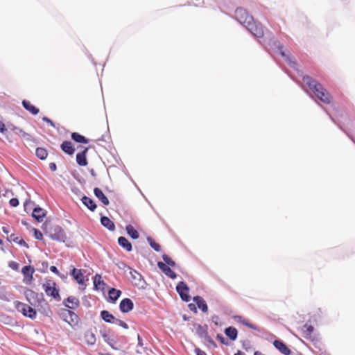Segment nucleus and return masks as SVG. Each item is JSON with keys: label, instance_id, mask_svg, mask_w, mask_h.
<instances>
[{"label": "nucleus", "instance_id": "nucleus-1", "mask_svg": "<svg viewBox=\"0 0 355 355\" xmlns=\"http://www.w3.org/2000/svg\"><path fill=\"white\" fill-rule=\"evenodd\" d=\"M306 94L316 102L319 101L324 103H329L331 96L328 90H305Z\"/></svg>", "mask_w": 355, "mask_h": 355}, {"label": "nucleus", "instance_id": "nucleus-2", "mask_svg": "<svg viewBox=\"0 0 355 355\" xmlns=\"http://www.w3.org/2000/svg\"><path fill=\"white\" fill-rule=\"evenodd\" d=\"M42 288L48 296L51 297L57 301H60L61 300L59 289L56 287L55 282L51 280H48L43 284Z\"/></svg>", "mask_w": 355, "mask_h": 355}, {"label": "nucleus", "instance_id": "nucleus-3", "mask_svg": "<svg viewBox=\"0 0 355 355\" xmlns=\"http://www.w3.org/2000/svg\"><path fill=\"white\" fill-rule=\"evenodd\" d=\"M235 17L236 20L245 27L250 22L253 21V17L243 8H238L235 10Z\"/></svg>", "mask_w": 355, "mask_h": 355}, {"label": "nucleus", "instance_id": "nucleus-4", "mask_svg": "<svg viewBox=\"0 0 355 355\" xmlns=\"http://www.w3.org/2000/svg\"><path fill=\"white\" fill-rule=\"evenodd\" d=\"M245 28L256 37L261 38L264 35V28L259 22H252L248 24Z\"/></svg>", "mask_w": 355, "mask_h": 355}, {"label": "nucleus", "instance_id": "nucleus-5", "mask_svg": "<svg viewBox=\"0 0 355 355\" xmlns=\"http://www.w3.org/2000/svg\"><path fill=\"white\" fill-rule=\"evenodd\" d=\"M16 309L26 317L31 319H35L36 318L37 313L35 309L28 304L18 302L16 304Z\"/></svg>", "mask_w": 355, "mask_h": 355}, {"label": "nucleus", "instance_id": "nucleus-6", "mask_svg": "<svg viewBox=\"0 0 355 355\" xmlns=\"http://www.w3.org/2000/svg\"><path fill=\"white\" fill-rule=\"evenodd\" d=\"M49 237L52 240L59 242H65L67 238L64 230L58 225L51 229L49 232Z\"/></svg>", "mask_w": 355, "mask_h": 355}, {"label": "nucleus", "instance_id": "nucleus-7", "mask_svg": "<svg viewBox=\"0 0 355 355\" xmlns=\"http://www.w3.org/2000/svg\"><path fill=\"white\" fill-rule=\"evenodd\" d=\"M128 270L130 275V279L132 283L137 287H143L145 281L141 275L131 268H128Z\"/></svg>", "mask_w": 355, "mask_h": 355}, {"label": "nucleus", "instance_id": "nucleus-8", "mask_svg": "<svg viewBox=\"0 0 355 355\" xmlns=\"http://www.w3.org/2000/svg\"><path fill=\"white\" fill-rule=\"evenodd\" d=\"M189 287L184 282H180L176 286V291L180 295L182 300L189 302L191 300L190 295L188 294Z\"/></svg>", "mask_w": 355, "mask_h": 355}, {"label": "nucleus", "instance_id": "nucleus-9", "mask_svg": "<svg viewBox=\"0 0 355 355\" xmlns=\"http://www.w3.org/2000/svg\"><path fill=\"white\" fill-rule=\"evenodd\" d=\"M25 295L27 300L32 306H35L36 302H39L40 300H42L44 302H45L42 294L39 295L31 289H28L25 292Z\"/></svg>", "mask_w": 355, "mask_h": 355}, {"label": "nucleus", "instance_id": "nucleus-10", "mask_svg": "<svg viewBox=\"0 0 355 355\" xmlns=\"http://www.w3.org/2000/svg\"><path fill=\"white\" fill-rule=\"evenodd\" d=\"M134 308V304L130 298L123 299L119 304V309L123 313H128Z\"/></svg>", "mask_w": 355, "mask_h": 355}, {"label": "nucleus", "instance_id": "nucleus-11", "mask_svg": "<svg viewBox=\"0 0 355 355\" xmlns=\"http://www.w3.org/2000/svg\"><path fill=\"white\" fill-rule=\"evenodd\" d=\"M63 305L69 309H76L80 305L79 300L74 296H69L62 302Z\"/></svg>", "mask_w": 355, "mask_h": 355}, {"label": "nucleus", "instance_id": "nucleus-12", "mask_svg": "<svg viewBox=\"0 0 355 355\" xmlns=\"http://www.w3.org/2000/svg\"><path fill=\"white\" fill-rule=\"evenodd\" d=\"M158 268L168 277L174 279L177 277L176 273L169 266L162 261L157 263Z\"/></svg>", "mask_w": 355, "mask_h": 355}, {"label": "nucleus", "instance_id": "nucleus-13", "mask_svg": "<svg viewBox=\"0 0 355 355\" xmlns=\"http://www.w3.org/2000/svg\"><path fill=\"white\" fill-rule=\"evenodd\" d=\"M193 301L196 304L197 306L203 312L208 311V306L205 300L200 296H195L193 297Z\"/></svg>", "mask_w": 355, "mask_h": 355}, {"label": "nucleus", "instance_id": "nucleus-14", "mask_svg": "<svg viewBox=\"0 0 355 355\" xmlns=\"http://www.w3.org/2000/svg\"><path fill=\"white\" fill-rule=\"evenodd\" d=\"M273 345L275 347V348L277 349L284 355L291 354V350L282 341L279 340H276L274 341Z\"/></svg>", "mask_w": 355, "mask_h": 355}, {"label": "nucleus", "instance_id": "nucleus-15", "mask_svg": "<svg viewBox=\"0 0 355 355\" xmlns=\"http://www.w3.org/2000/svg\"><path fill=\"white\" fill-rule=\"evenodd\" d=\"M94 193L104 206H107L110 204L108 198L105 196L101 189L98 187L94 188Z\"/></svg>", "mask_w": 355, "mask_h": 355}, {"label": "nucleus", "instance_id": "nucleus-16", "mask_svg": "<svg viewBox=\"0 0 355 355\" xmlns=\"http://www.w3.org/2000/svg\"><path fill=\"white\" fill-rule=\"evenodd\" d=\"M313 327L308 324H305L302 328V335L306 339L313 340Z\"/></svg>", "mask_w": 355, "mask_h": 355}, {"label": "nucleus", "instance_id": "nucleus-17", "mask_svg": "<svg viewBox=\"0 0 355 355\" xmlns=\"http://www.w3.org/2000/svg\"><path fill=\"white\" fill-rule=\"evenodd\" d=\"M88 148H85V149L81 153H78L76 155V162L78 165L82 166H85L87 165V160L86 158V154Z\"/></svg>", "mask_w": 355, "mask_h": 355}, {"label": "nucleus", "instance_id": "nucleus-18", "mask_svg": "<svg viewBox=\"0 0 355 355\" xmlns=\"http://www.w3.org/2000/svg\"><path fill=\"white\" fill-rule=\"evenodd\" d=\"M60 148L62 151L68 155H73L75 152V148L73 146V144L69 141H64L62 143Z\"/></svg>", "mask_w": 355, "mask_h": 355}, {"label": "nucleus", "instance_id": "nucleus-19", "mask_svg": "<svg viewBox=\"0 0 355 355\" xmlns=\"http://www.w3.org/2000/svg\"><path fill=\"white\" fill-rule=\"evenodd\" d=\"M64 315L66 318H69V319H64V320L68 322L69 324H72V323H76L78 320V315L72 311L71 310H64Z\"/></svg>", "mask_w": 355, "mask_h": 355}, {"label": "nucleus", "instance_id": "nucleus-20", "mask_svg": "<svg viewBox=\"0 0 355 355\" xmlns=\"http://www.w3.org/2000/svg\"><path fill=\"white\" fill-rule=\"evenodd\" d=\"M45 215V211L41 207H35L32 214L33 217L38 222L43 221V218Z\"/></svg>", "mask_w": 355, "mask_h": 355}, {"label": "nucleus", "instance_id": "nucleus-21", "mask_svg": "<svg viewBox=\"0 0 355 355\" xmlns=\"http://www.w3.org/2000/svg\"><path fill=\"white\" fill-rule=\"evenodd\" d=\"M81 201L90 211H94L96 209V204L92 198L87 196H83Z\"/></svg>", "mask_w": 355, "mask_h": 355}, {"label": "nucleus", "instance_id": "nucleus-22", "mask_svg": "<svg viewBox=\"0 0 355 355\" xmlns=\"http://www.w3.org/2000/svg\"><path fill=\"white\" fill-rule=\"evenodd\" d=\"M302 80L304 83L309 87V89H318V85H319V84L311 76H304L302 77Z\"/></svg>", "mask_w": 355, "mask_h": 355}, {"label": "nucleus", "instance_id": "nucleus-23", "mask_svg": "<svg viewBox=\"0 0 355 355\" xmlns=\"http://www.w3.org/2000/svg\"><path fill=\"white\" fill-rule=\"evenodd\" d=\"M71 275L73 276L74 279L79 284H83L84 283V275L81 271V270L73 268L71 270Z\"/></svg>", "mask_w": 355, "mask_h": 355}, {"label": "nucleus", "instance_id": "nucleus-24", "mask_svg": "<svg viewBox=\"0 0 355 355\" xmlns=\"http://www.w3.org/2000/svg\"><path fill=\"white\" fill-rule=\"evenodd\" d=\"M101 317L105 322L111 324H114L116 319L112 314L106 310L101 311Z\"/></svg>", "mask_w": 355, "mask_h": 355}, {"label": "nucleus", "instance_id": "nucleus-25", "mask_svg": "<svg viewBox=\"0 0 355 355\" xmlns=\"http://www.w3.org/2000/svg\"><path fill=\"white\" fill-rule=\"evenodd\" d=\"M24 277L26 279H28V282H31L33 280V275L35 272L34 268L31 267V266H26L22 268L21 270Z\"/></svg>", "mask_w": 355, "mask_h": 355}, {"label": "nucleus", "instance_id": "nucleus-26", "mask_svg": "<svg viewBox=\"0 0 355 355\" xmlns=\"http://www.w3.org/2000/svg\"><path fill=\"white\" fill-rule=\"evenodd\" d=\"M101 223L103 226L110 231H114L115 230L114 223L107 216H102L101 218Z\"/></svg>", "mask_w": 355, "mask_h": 355}, {"label": "nucleus", "instance_id": "nucleus-27", "mask_svg": "<svg viewBox=\"0 0 355 355\" xmlns=\"http://www.w3.org/2000/svg\"><path fill=\"white\" fill-rule=\"evenodd\" d=\"M105 283L101 279V276L96 274L94 277V286L96 290H103Z\"/></svg>", "mask_w": 355, "mask_h": 355}, {"label": "nucleus", "instance_id": "nucleus-28", "mask_svg": "<svg viewBox=\"0 0 355 355\" xmlns=\"http://www.w3.org/2000/svg\"><path fill=\"white\" fill-rule=\"evenodd\" d=\"M22 105L23 107L30 112L32 114L36 115L39 113V109L33 105L28 101L24 100L22 101Z\"/></svg>", "mask_w": 355, "mask_h": 355}, {"label": "nucleus", "instance_id": "nucleus-29", "mask_svg": "<svg viewBox=\"0 0 355 355\" xmlns=\"http://www.w3.org/2000/svg\"><path fill=\"white\" fill-rule=\"evenodd\" d=\"M225 335L232 340H235L238 336V331L235 327H229L225 329Z\"/></svg>", "mask_w": 355, "mask_h": 355}, {"label": "nucleus", "instance_id": "nucleus-30", "mask_svg": "<svg viewBox=\"0 0 355 355\" xmlns=\"http://www.w3.org/2000/svg\"><path fill=\"white\" fill-rule=\"evenodd\" d=\"M118 243L122 248L125 249L128 252L131 251L132 249V244L128 241V240L125 237H123V236L119 237Z\"/></svg>", "mask_w": 355, "mask_h": 355}, {"label": "nucleus", "instance_id": "nucleus-31", "mask_svg": "<svg viewBox=\"0 0 355 355\" xmlns=\"http://www.w3.org/2000/svg\"><path fill=\"white\" fill-rule=\"evenodd\" d=\"M234 319L236 321L242 323L243 324L247 326L248 327H249L252 329L258 330V327L256 325L249 322L247 320L243 318L242 316L236 315V316H234Z\"/></svg>", "mask_w": 355, "mask_h": 355}, {"label": "nucleus", "instance_id": "nucleus-32", "mask_svg": "<svg viewBox=\"0 0 355 355\" xmlns=\"http://www.w3.org/2000/svg\"><path fill=\"white\" fill-rule=\"evenodd\" d=\"M108 295H109L110 299L112 301L116 302L121 296V291L120 290H117L116 288H112L109 290Z\"/></svg>", "mask_w": 355, "mask_h": 355}, {"label": "nucleus", "instance_id": "nucleus-33", "mask_svg": "<svg viewBox=\"0 0 355 355\" xmlns=\"http://www.w3.org/2000/svg\"><path fill=\"white\" fill-rule=\"evenodd\" d=\"M71 139L77 143L87 144L89 140L84 136L78 132H73L71 135Z\"/></svg>", "mask_w": 355, "mask_h": 355}, {"label": "nucleus", "instance_id": "nucleus-34", "mask_svg": "<svg viewBox=\"0 0 355 355\" xmlns=\"http://www.w3.org/2000/svg\"><path fill=\"white\" fill-rule=\"evenodd\" d=\"M85 338L86 343L89 345H94L96 341V338L95 334L92 331H87L85 333Z\"/></svg>", "mask_w": 355, "mask_h": 355}, {"label": "nucleus", "instance_id": "nucleus-35", "mask_svg": "<svg viewBox=\"0 0 355 355\" xmlns=\"http://www.w3.org/2000/svg\"><path fill=\"white\" fill-rule=\"evenodd\" d=\"M196 333L201 339H204L208 335L207 326L199 324L196 328Z\"/></svg>", "mask_w": 355, "mask_h": 355}, {"label": "nucleus", "instance_id": "nucleus-36", "mask_svg": "<svg viewBox=\"0 0 355 355\" xmlns=\"http://www.w3.org/2000/svg\"><path fill=\"white\" fill-rule=\"evenodd\" d=\"M9 241H13L15 243H18L19 245H20L21 246H24L26 248H28V245L24 241V240H23L22 239H20L19 236H17V235H15L14 234H12L10 236Z\"/></svg>", "mask_w": 355, "mask_h": 355}, {"label": "nucleus", "instance_id": "nucleus-37", "mask_svg": "<svg viewBox=\"0 0 355 355\" xmlns=\"http://www.w3.org/2000/svg\"><path fill=\"white\" fill-rule=\"evenodd\" d=\"M126 232L128 234L132 239H137L139 238V233L131 225H128L125 227Z\"/></svg>", "mask_w": 355, "mask_h": 355}, {"label": "nucleus", "instance_id": "nucleus-38", "mask_svg": "<svg viewBox=\"0 0 355 355\" xmlns=\"http://www.w3.org/2000/svg\"><path fill=\"white\" fill-rule=\"evenodd\" d=\"M35 154L36 156L42 160L45 159L48 155L47 150L45 148L41 147L36 148Z\"/></svg>", "mask_w": 355, "mask_h": 355}, {"label": "nucleus", "instance_id": "nucleus-39", "mask_svg": "<svg viewBox=\"0 0 355 355\" xmlns=\"http://www.w3.org/2000/svg\"><path fill=\"white\" fill-rule=\"evenodd\" d=\"M278 48L280 51L281 55L286 58V60L288 62L291 67L295 68L297 63L294 61H292L288 55H286L285 53L282 51L283 46L279 44Z\"/></svg>", "mask_w": 355, "mask_h": 355}, {"label": "nucleus", "instance_id": "nucleus-40", "mask_svg": "<svg viewBox=\"0 0 355 355\" xmlns=\"http://www.w3.org/2000/svg\"><path fill=\"white\" fill-rule=\"evenodd\" d=\"M147 241L150 245V247L156 252H159L161 250L160 245L157 243L151 237H148Z\"/></svg>", "mask_w": 355, "mask_h": 355}, {"label": "nucleus", "instance_id": "nucleus-41", "mask_svg": "<svg viewBox=\"0 0 355 355\" xmlns=\"http://www.w3.org/2000/svg\"><path fill=\"white\" fill-rule=\"evenodd\" d=\"M203 340L208 347H210V348H216L217 347V345L214 341V340L209 336V334Z\"/></svg>", "mask_w": 355, "mask_h": 355}, {"label": "nucleus", "instance_id": "nucleus-42", "mask_svg": "<svg viewBox=\"0 0 355 355\" xmlns=\"http://www.w3.org/2000/svg\"><path fill=\"white\" fill-rule=\"evenodd\" d=\"M12 130H15L16 133L17 135H19V136H21V137H22L24 138L29 139V137H31V135L25 132L22 129H21V128H19L18 127L14 126Z\"/></svg>", "mask_w": 355, "mask_h": 355}, {"label": "nucleus", "instance_id": "nucleus-43", "mask_svg": "<svg viewBox=\"0 0 355 355\" xmlns=\"http://www.w3.org/2000/svg\"><path fill=\"white\" fill-rule=\"evenodd\" d=\"M162 259L164 261V263L166 264L168 266H170L171 267L175 266V262L173 261L168 255L163 254Z\"/></svg>", "mask_w": 355, "mask_h": 355}, {"label": "nucleus", "instance_id": "nucleus-44", "mask_svg": "<svg viewBox=\"0 0 355 355\" xmlns=\"http://www.w3.org/2000/svg\"><path fill=\"white\" fill-rule=\"evenodd\" d=\"M104 340L114 349H118L116 347L114 346V340L112 339L109 336L104 334L103 335Z\"/></svg>", "mask_w": 355, "mask_h": 355}, {"label": "nucleus", "instance_id": "nucleus-45", "mask_svg": "<svg viewBox=\"0 0 355 355\" xmlns=\"http://www.w3.org/2000/svg\"><path fill=\"white\" fill-rule=\"evenodd\" d=\"M114 324H117L119 326H121V327H122L124 329H128V325L125 322H123V321H122V320H121L119 319L116 318L115 320V322H114Z\"/></svg>", "mask_w": 355, "mask_h": 355}, {"label": "nucleus", "instance_id": "nucleus-46", "mask_svg": "<svg viewBox=\"0 0 355 355\" xmlns=\"http://www.w3.org/2000/svg\"><path fill=\"white\" fill-rule=\"evenodd\" d=\"M34 236L37 240H42L43 239L42 232L37 229H34Z\"/></svg>", "mask_w": 355, "mask_h": 355}, {"label": "nucleus", "instance_id": "nucleus-47", "mask_svg": "<svg viewBox=\"0 0 355 355\" xmlns=\"http://www.w3.org/2000/svg\"><path fill=\"white\" fill-rule=\"evenodd\" d=\"M217 340H218L223 345H228V342L226 340V339L221 334H217L216 336Z\"/></svg>", "mask_w": 355, "mask_h": 355}, {"label": "nucleus", "instance_id": "nucleus-48", "mask_svg": "<svg viewBox=\"0 0 355 355\" xmlns=\"http://www.w3.org/2000/svg\"><path fill=\"white\" fill-rule=\"evenodd\" d=\"M9 203H10V206H12L13 207H17L19 205V200L16 198H13L10 200Z\"/></svg>", "mask_w": 355, "mask_h": 355}, {"label": "nucleus", "instance_id": "nucleus-49", "mask_svg": "<svg viewBox=\"0 0 355 355\" xmlns=\"http://www.w3.org/2000/svg\"><path fill=\"white\" fill-rule=\"evenodd\" d=\"M196 303H191L188 305L189 309L191 311H193L194 313H197V308H196Z\"/></svg>", "mask_w": 355, "mask_h": 355}, {"label": "nucleus", "instance_id": "nucleus-50", "mask_svg": "<svg viewBox=\"0 0 355 355\" xmlns=\"http://www.w3.org/2000/svg\"><path fill=\"white\" fill-rule=\"evenodd\" d=\"M42 120L45 122L48 123L51 127H53V128L55 127V123L48 117L44 116L42 118Z\"/></svg>", "mask_w": 355, "mask_h": 355}, {"label": "nucleus", "instance_id": "nucleus-51", "mask_svg": "<svg viewBox=\"0 0 355 355\" xmlns=\"http://www.w3.org/2000/svg\"><path fill=\"white\" fill-rule=\"evenodd\" d=\"M212 322L215 324V325L218 326L220 324L218 323L219 317L216 315H214L211 317Z\"/></svg>", "mask_w": 355, "mask_h": 355}, {"label": "nucleus", "instance_id": "nucleus-52", "mask_svg": "<svg viewBox=\"0 0 355 355\" xmlns=\"http://www.w3.org/2000/svg\"><path fill=\"white\" fill-rule=\"evenodd\" d=\"M117 266L118 267L120 268V269H123L124 270L125 268H130L129 266H128L124 262H119V263H117Z\"/></svg>", "mask_w": 355, "mask_h": 355}, {"label": "nucleus", "instance_id": "nucleus-53", "mask_svg": "<svg viewBox=\"0 0 355 355\" xmlns=\"http://www.w3.org/2000/svg\"><path fill=\"white\" fill-rule=\"evenodd\" d=\"M9 266L11 268H12L13 270H17V268H18V263H17L16 262H14V261H11L9 263Z\"/></svg>", "mask_w": 355, "mask_h": 355}, {"label": "nucleus", "instance_id": "nucleus-54", "mask_svg": "<svg viewBox=\"0 0 355 355\" xmlns=\"http://www.w3.org/2000/svg\"><path fill=\"white\" fill-rule=\"evenodd\" d=\"M6 131H7V129L6 128L5 124L0 121V132L4 133Z\"/></svg>", "mask_w": 355, "mask_h": 355}, {"label": "nucleus", "instance_id": "nucleus-55", "mask_svg": "<svg viewBox=\"0 0 355 355\" xmlns=\"http://www.w3.org/2000/svg\"><path fill=\"white\" fill-rule=\"evenodd\" d=\"M49 169L51 171H55L56 169H57V166H56V164L54 163V162H51L49 164Z\"/></svg>", "mask_w": 355, "mask_h": 355}, {"label": "nucleus", "instance_id": "nucleus-56", "mask_svg": "<svg viewBox=\"0 0 355 355\" xmlns=\"http://www.w3.org/2000/svg\"><path fill=\"white\" fill-rule=\"evenodd\" d=\"M137 341H138L137 346L143 347V345H144L143 340L139 334L137 335Z\"/></svg>", "mask_w": 355, "mask_h": 355}, {"label": "nucleus", "instance_id": "nucleus-57", "mask_svg": "<svg viewBox=\"0 0 355 355\" xmlns=\"http://www.w3.org/2000/svg\"><path fill=\"white\" fill-rule=\"evenodd\" d=\"M195 352L196 355H207V354L204 351L200 349L199 348H196L195 349Z\"/></svg>", "mask_w": 355, "mask_h": 355}, {"label": "nucleus", "instance_id": "nucleus-58", "mask_svg": "<svg viewBox=\"0 0 355 355\" xmlns=\"http://www.w3.org/2000/svg\"><path fill=\"white\" fill-rule=\"evenodd\" d=\"M50 270L55 274L59 275V271H58L57 267H55L54 266H52L50 267Z\"/></svg>", "mask_w": 355, "mask_h": 355}, {"label": "nucleus", "instance_id": "nucleus-59", "mask_svg": "<svg viewBox=\"0 0 355 355\" xmlns=\"http://www.w3.org/2000/svg\"><path fill=\"white\" fill-rule=\"evenodd\" d=\"M2 230L4 233L6 234H8L10 230H9V227H2Z\"/></svg>", "mask_w": 355, "mask_h": 355}, {"label": "nucleus", "instance_id": "nucleus-60", "mask_svg": "<svg viewBox=\"0 0 355 355\" xmlns=\"http://www.w3.org/2000/svg\"><path fill=\"white\" fill-rule=\"evenodd\" d=\"M234 355H245V354L241 351H238L236 353L234 354Z\"/></svg>", "mask_w": 355, "mask_h": 355}, {"label": "nucleus", "instance_id": "nucleus-61", "mask_svg": "<svg viewBox=\"0 0 355 355\" xmlns=\"http://www.w3.org/2000/svg\"><path fill=\"white\" fill-rule=\"evenodd\" d=\"M90 172H91V174H92L93 176H95V173H94V169H92V170L90 171Z\"/></svg>", "mask_w": 355, "mask_h": 355}, {"label": "nucleus", "instance_id": "nucleus-62", "mask_svg": "<svg viewBox=\"0 0 355 355\" xmlns=\"http://www.w3.org/2000/svg\"><path fill=\"white\" fill-rule=\"evenodd\" d=\"M42 264L44 265V266L47 267V263L46 262H44Z\"/></svg>", "mask_w": 355, "mask_h": 355}, {"label": "nucleus", "instance_id": "nucleus-63", "mask_svg": "<svg viewBox=\"0 0 355 355\" xmlns=\"http://www.w3.org/2000/svg\"><path fill=\"white\" fill-rule=\"evenodd\" d=\"M42 264L44 265V266L47 267V263L46 262H44Z\"/></svg>", "mask_w": 355, "mask_h": 355}, {"label": "nucleus", "instance_id": "nucleus-64", "mask_svg": "<svg viewBox=\"0 0 355 355\" xmlns=\"http://www.w3.org/2000/svg\"><path fill=\"white\" fill-rule=\"evenodd\" d=\"M136 352H137V354H141V352L139 349H137V350H136Z\"/></svg>", "mask_w": 355, "mask_h": 355}]
</instances>
